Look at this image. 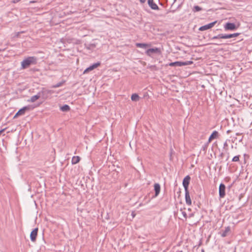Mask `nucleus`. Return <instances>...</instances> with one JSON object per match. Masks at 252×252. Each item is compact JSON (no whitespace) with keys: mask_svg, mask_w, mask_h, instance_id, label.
<instances>
[{"mask_svg":"<svg viewBox=\"0 0 252 252\" xmlns=\"http://www.w3.org/2000/svg\"><path fill=\"white\" fill-rule=\"evenodd\" d=\"M192 63H193V62L192 61H190L184 62H182L183 66L190 65V64H191Z\"/></svg>","mask_w":252,"mask_h":252,"instance_id":"a878e982","label":"nucleus"},{"mask_svg":"<svg viewBox=\"0 0 252 252\" xmlns=\"http://www.w3.org/2000/svg\"><path fill=\"white\" fill-rule=\"evenodd\" d=\"M139 98L140 97L137 94H133L131 95V99L133 101H138Z\"/></svg>","mask_w":252,"mask_h":252,"instance_id":"aec40b11","label":"nucleus"},{"mask_svg":"<svg viewBox=\"0 0 252 252\" xmlns=\"http://www.w3.org/2000/svg\"><path fill=\"white\" fill-rule=\"evenodd\" d=\"M33 108L30 105L24 106L18 110L14 116V118H16L20 115H23L25 113L26 111H30Z\"/></svg>","mask_w":252,"mask_h":252,"instance_id":"7ed1b4c3","label":"nucleus"},{"mask_svg":"<svg viewBox=\"0 0 252 252\" xmlns=\"http://www.w3.org/2000/svg\"><path fill=\"white\" fill-rule=\"evenodd\" d=\"M76 62H77V63H78V62H79V58H77V59H76Z\"/></svg>","mask_w":252,"mask_h":252,"instance_id":"f704fd0d","label":"nucleus"},{"mask_svg":"<svg viewBox=\"0 0 252 252\" xmlns=\"http://www.w3.org/2000/svg\"><path fill=\"white\" fill-rule=\"evenodd\" d=\"M37 63L36 57L32 56L28 57L21 62V67L23 69H26L31 65H35Z\"/></svg>","mask_w":252,"mask_h":252,"instance_id":"f257e3e1","label":"nucleus"},{"mask_svg":"<svg viewBox=\"0 0 252 252\" xmlns=\"http://www.w3.org/2000/svg\"><path fill=\"white\" fill-rule=\"evenodd\" d=\"M63 82H59L55 85H54L52 86V88H58V87H60L61 86H62V85L63 84Z\"/></svg>","mask_w":252,"mask_h":252,"instance_id":"393cba45","label":"nucleus"},{"mask_svg":"<svg viewBox=\"0 0 252 252\" xmlns=\"http://www.w3.org/2000/svg\"><path fill=\"white\" fill-rule=\"evenodd\" d=\"M161 53V51L159 48H150L148 49L146 51V54L147 55L149 56H151L153 54H160Z\"/></svg>","mask_w":252,"mask_h":252,"instance_id":"20e7f679","label":"nucleus"},{"mask_svg":"<svg viewBox=\"0 0 252 252\" xmlns=\"http://www.w3.org/2000/svg\"><path fill=\"white\" fill-rule=\"evenodd\" d=\"M218 136V132L217 131H214L209 138V141H211L213 139L217 138Z\"/></svg>","mask_w":252,"mask_h":252,"instance_id":"dca6fc26","label":"nucleus"},{"mask_svg":"<svg viewBox=\"0 0 252 252\" xmlns=\"http://www.w3.org/2000/svg\"><path fill=\"white\" fill-rule=\"evenodd\" d=\"M69 106L67 104H65L61 107V110L63 112H67L69 110Z\"/></svg>","mask_w":252,"mask_h":252,"instance_id":"5701e85b","label":"nucleus"},{"mask_svg":"<svg viewBox=\"0 0 252 252\" xmlns=\"http://www.w3.org/2000/svg\"><path fill=\"white\" fill-rule=\"evenodd\" d=\"M190 180V177L188 175L186 176L183 181V185L185 188V190L187 191L188 190V187L189 184V181Z\"/></svg>","mask_w":252,"mask_h":252,"instance_id":"0eeeda50","label":"nucleus"},{"mask_svg":"<svg viewBox=\"0 0 252 252\" xmlns=\"http://www.w3.org/2000/svg\"><path fill=\"white\" fill-rule=\"evenodd\" d=\"M54 93L52 90H49L45 89H42V90L39 92V93L41 97L43 99H47Z\"/></svg>","mask_w":252,"mask_h":252,"instance_id":"f03ea898","label":"nucleus"},{"mask_svg":"<svg viewBox=\"0 0 252 252\" xmlns=\"http://www.w3.org/2000/svg\"><path fill=\"white\" fill-rule=\"evenodd\" d=\"M227 146V144L226 142H225L224 143V146Z\"/></svg>","mask_w":252,"mask_h":252,"instance_id":"473e14b6","label":"nucleus"},{"mask_svg":"<svg viewBox=\"0 0 252 252\" xmlns=\"http://www.w3.org/2000/svg\"><path fill=\"white\" fill-rule=\"evenodd\" d=\"M100 65V62H97L96 63H94L92 65H90L89 67L87 68L83 72V73H86L89 71H91L94 69L97 68L98 66H99Z\"/></svg>","mask_w":252,"mask_h":252,"instance_id":"423d86ee","label":"nucleus"},{"mask_svg":"<svg viewBox=\"0 0 252 252\" xmlns=\"http://www.w3.org/2000/svg\"><path fill=\"white\" fill-rule=\"evenodd\" d=\"M180 211L181 212L182 214L183 215L184 218L185 219H187V215L186 213L185 212V211L184 210V209H180Z\"/></svg>","mask_w":252,"mask_h":252,"instance_id":"cd10ccee","label":"nucleus"},{"mask_svg":"<svg viewBox=\"0 0 252 252\" xmlns=\"http://www.w3.org/2000/svg\"><path fill=\"white\" fill-rule=\"evenodd\" d=\"M185 200L187 205H191V200L190 197L189 190L185 191Z\"/></svg>","mask_w":252,"mask_h":252,"instance_id":"f8f14e48","label":"nucleus"},{"mask_svg":"<svg viewBox=\"0 0 252 252\" xmlns=\"http://www.w3.org/2000/svg\"><path fill=\"white\" fill-rule=\"evenodd\" d=\"M239 33H234L232 34H224L225 39L231 38L238 36Z\"/></svg>","mask_w":252,"mask_h":252,"instance_id":"2eb2a0df","label":"nucleus"},{"mask_svg":"<svg viewBox=\"0 0 252 252\" xmlns=\"http://www.w3.org/2000/svg\"><path fill=\"white\" fill-rule=\"evenodd\" d=\"M194 8L195 9L196 11H198L201 10V8L199 7L198 6H196L194 7Z\"/></svg>","mask_w":252,"mask_h":252,"instance_id":"c85d7f7f","label":"nucleus"},{"mask_svg":"<svg viewBox=\"0 0 252 252\" xmlns=\"http://www.w3.org/2000/svg\"><path fill=\"white\" fill-rule=\"evenodd\" d=\"M154 190L155 191V196H157L160 191V186L158 183H156L154 184Z\"/></svg>","mask_w":252,"mask_h":252,"instance_id":"ddd939ff","label":"nucleus"},{"mask_svg":"<svg viewBox=\"0 0 252 252\" xmlns=\"http://www.w3.org/2000/svg\"><path fill=\"white\" fill-rule=\"evenodd\" d=\"M175 11V10H170V12H172V13H174Z\"/></svg>","mask_w":252,"mask_h":252,"instance_id":"72a5a7b5","label":"nucleus"},{"mask_svg":"<svg viewBox=\"0 0 252 252\" xmlns=\"http://www.w3.org/2000/svg\"><path fill=\"white\" fill-rule=\"evenodd\" d=\"M136 46L137 47L142 48H146L148 47H149L150 45L146 43H136Z\"/></svg>","mask_w":252,"mask_h":252,"instance_id":"6ab92c4d","label":"nucleus"},{"mask_svg":"<svg viewBox=\"0 0 252 252\" xmlns=\"http://www.w3.org/2000/svg\"><path fill=\"white\" fill-rule=\"evenodd\" d=\"M212 39H225L224 34H223V33L219 34L218 35L213 37Z\"/></svg>","mask_w":252,"mask_h":252,"instance_id":"4be33fe9","label":"nucleus"},{"mask_svg":"<svg viewBox=\"0 0 252 252\" xmlns=\"http://www.w3.org/2000/svg\"><path fill=\"white\" fill-rule=\"evenodd\" d=\"M85 47H86V48L88 50H93L96 47L95 44L94 43H90V44H86H86H85Z\"/></svg>","mask_w":252,"mask_h":252,"instance_id":"f3484780","label":"nucleus"},{"mask_svg":"<svg viewBox=\"0 0 252 252\" xmlns=\"http://www.w3.org/2000/svg\"><path fill=\"white\" fill-rule=\"evenodd\" d=\"M38 230V228L36 227L31 232L30 234V239L32 242H35L36 241Z\"/></svg>","mask_w":252,"mask_h":252,"instance_id":"1a4fd4ad","label":"nucleus"},{"mask_svg":"<svg viewBox=\"0 0 252 252\" xmlns=\"http://www.w3.org/2000/svg\"><path fill=\"white\" fill-rule=\"evenodd\" d=\"M225 195V186L220 184L219 187V195L220 198H223Z\"/></svg>","mask_w":252,"mask_h":252,"instance_id":"6e6552de","label":"nucleus"},{"mask_svg":"<svg viewBox=\"0 0 252 252\" xmlns=\"http://www.w3.org/2000/svg\"><path fill=\"white\" fill-rule=\"evenodd\" d=\"M230 231V228L229 226H228L225 228L224 231H223L221 233V236L224 237L227 236L228 233Z\"/></svg>","mask_w":252,"mask_h":252,"instance_id":"412c9836","label":"nucleus"},{"mask_svg":"<svg viewBox=\"0 0 252 252\" xmlns=\"http://www.w3.org/2000/svg\"><path fill=\"white\" fill-rule=\"evenodd\" d=\"M139 1L141 3L143 4L146 2V0H139Z\"/></svg>","mask_w":252,"mask_h":252,"instance_id":"7c9ffc66","label":"nucleus"},{"mask_svg":"<svg viewBox=\"0 0 252 252\" xmlns=\"http://www.w3.org/2000/svg\"><path fill=\"white\" fill-rule=\"evenodd\" d=\"M229 132H230V130H228V131H227V133H229Z\"/></svg>","mask_w":252,"mask_h":252,"instance_id":"e433bc0d","label":"nucleus"},{"mask_svg":"<svg viewBox=\"0 0 252 252\" xmlns=\"http://www.w3.org/2000/svg\"><path fill=\"white\" fill-rule=\"evenodd\" d=\"M170 66H183L182 62H175L171 63L169 64Z\"/></svg>","mask_w":252,"mask_h":252,"instance_id":"a211bd4d","label":"nucleus"},{"mask_svg":"<svg viewBox=\"0 0 252 252\" xmlns=\"http://www.w3.org/2000/svg\"><path fill=\"white\" fill-rule=\"evenodd\" d=\"M180 252H183L182 251H180Z\"/></svg>","mask_w":252,"mask_h":252,"instance_id":"4c0bfd02","label":"nucleus"},{"mask_svg":"<svg viewBox=\"0 0 252 252\" xmlns=\"http://www.w3.org/2000/svg\"><path fill=\"white\" fill-rule=\"evenodd\" d=\"M148 3L149 5V6L154 10H158V7L156 3H155L154 2V0H148Z\"/></svg>","mask_w":252,"mask_h":252,"instance_id":"9b49d317","label":"nucleus"},{"mask_svg":"<svg viewBox=\"0 0 252 252\" xmlns=\"http://www.w3.org/2000/svg\"><path fill=\"white\" fill-rule=\"evenodd\" d=\"M5 128H4V129H2L1 130H0V134L5 130Z\"/></svg>","mask_w":252,"mask_h":252,"instance_id":"2f4dec72","label":"nucleus"},{"mask_svg":"<svg viewBox=\"0 0 252 252\" xmlns=\"http://www.w3.org/2000/svg\"><path fill=\"white\" fill-rule=\"evenodd\" d=\"M216 21L209 23V24L201 26L199 28V30L200 31H204L212 28L216 24Z\"/></svg>","mask_w":252,"mask_h":252,"instance_id":"9d476101","label":"nucleus"},{"mask_svg":"<svg viewBox=\"0 0 252 252\" xmlns=\"http://www.w3.org/2000/svg\"><path fill=\"white\" fill-rule=\"evenodd\" d=\"M72 163L73 164L79 162V156H74L72 158Z\"/></svg>","mask_w":252,"mask_h":252,"instance_id":"b1692460","label":"nucleus"},{"mask_svg":"<svg viewBox=\"0 0 252 252\" xmlns=\"http://www.w3.org/2000/svg\"><path fill=\"white\" fill-rule=\"evenodd\" d=\"M177 0H173V3H175L176 2Z\"/></svg>","mask_w":252,"mask_h":252,"instance_id":"c9c22d12","label":"nucleus"},{"mask_svg":"<svg viewBox=\"0 0 252 252\" xmlns=\"http://www.w3.org/2000/svg\"><path fill=\"white\" fill-rule=\"evenodd\" d=\"M21 0H12V2L14 3H17L19 1H20Z\"/></svg>","mask_w":252,"mask_h":252,"instance_id":"c756f323","label":"nucleus"},{"mask_svg":"<svg viewBox=\"0 0 252 252\" xmlns=\"http://www.w3.org/2000/svg\"><path fill=\"white\" fill-rule=\"evenodd\" d=\"M239 155L234 157L233 158H232V161L233 162H237L239 161Z\"/></svg>","mask_w":252,"mask_h":252,"instance_id":"bb28decb","label":"nucleus"},{"mask_svg":"<svg viewBox=\"0 0 252 252\" xmlns=\"http://www.w3.org/2000/svg\"><path fill=\"white\" fill-rule=\"evenodd\" d=\"M40 97V95L38 92L36 95L32 96L30 98V99L28 100V101L31 102H34V101H35V100H36Z\"/></svg>","mask_w":252,"mask_h":252,"instance_id":"4468645a","label":"nucleus"},{"mask_svg":"<svg viewBox=\"0 0 252 252\" xmlns=\"http://www.w3.org/2000/svg\"><path fill=\"white\" fill-rule=\"evenodd\" d=\"M237 27L235 24L232 23H226L224 25V29L225 31H234L237 29Z\"/></svg>","mask_w":252,"mask_h":252,"instance_id":"39448f33","label":"nucleus"}]
</instances>
